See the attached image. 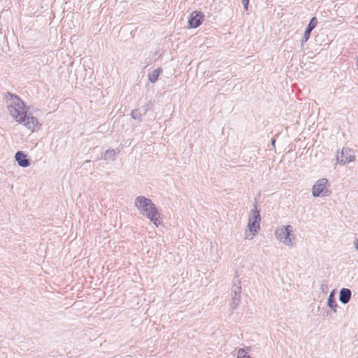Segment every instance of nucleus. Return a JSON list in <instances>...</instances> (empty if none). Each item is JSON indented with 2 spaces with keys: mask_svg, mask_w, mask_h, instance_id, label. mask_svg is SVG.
<instances>
[{
  "mask_svg": "<svg viewBox=\"0 0 358 358\" xmlns=\"http://www.w3.org/2000/svg\"><path fill=\"white\" fill-rule=\"evenodd\" d=\"M250 346L244 348H240L238 350L237 358H252L250 355H248V353L250 351Z\"/></svg>",
  "mask_w": 358,
  "mask_h": 358,
  "instance_id": "obj_15",
  "label": "nucleus"
},
{
  "mask_svg": "<svg viewBox=\"0 0 358 358\" xmlns=\"http://www.w3.org/2000/svg\"><path fill=\"white\" fill-rule=\"evenodd\" d=\"M138 110H140V112L143 113V108H142V107H141V108H138Z\"/></svg>",
  "mask_w": 358,
  "mask_h": 358,
  "instance_id": "obj_22",
  "label": "nucleus"
},
{
  "mask_svg": "<svg viewBox=\"0 0 358 358\" xmlns=\"http://www.w3.org/2000/svg\"><path fill=\"white\" fill-rule=\"evenodd\" d=\"M275 139L273 138L271 140V145L273 148H275Z\"/></svg>",
  "mask_w": 358,
  "mask_h": 358,
  "instance_id": "obj_21",
  "label": "nucleus"
},
{
  "mask_svg": "<svg viewBox=\"0 0 358 358\" xmlns=\"http://www.w3.org/2000/svg\"><path fill=\"white\" fill-rule=\"evenodd\" d=\"M335 290H333L329 295L327 306L334 312H336L337 303L334 298Z\"/></svg>",
  "mask_w": 358,
  "mask_h": 358,
  "instance_id": "obj_13",
  "label": "nucleus"
},
{
  "mask_svg": "<svg viewBox=\"0 0 358 358\" xmlns=\"http://www.w3.org/2000/svg\"><path fill=\"white\" fill-rule=\"evenodd\" d=\"M329 185L327 178H322L317 180L312 187V195L313 197L328 196L331 192L327 188Z\"/></svg>",
  "mask_w": 358,
  "mask_h": 358,
  "instance_id": "obj_5",
  "label": "nucleus"
},
{
  "mask_svg": "<svg viewBox=\"0 0 358 358\" xmlns=\"http://www.w3.org/2000/svg\"><path fill=\"white\" fill-rule=\"evenodd\" d=\"M241 282L240 280L237 279L234 280L230 292V306L232 310H235L238 308L241 300Z\"/></svg>",
  "mask_w": 358,
  "mask_h": 358,
  "instance_id": "obj_3",
  "label": "nucleus"
},
{
  "mask_svg": "<svg viewBox=\"0 0 358 358\" xmlns=\"http://www.w3.org/2000/svg\"><path fill=\"white\" fill-rule=\"evenodd\" d=\"M355 157L352 150L344 148L342 149L341 156H337V160L339 164H346L353 162Z\"/></svg>",
  "mask_w": 358,
  "mask_h": 358,
  "instance_id": "obj_8",
  "label": "nucleus"
},
{
  "mask_svg": "<svg viewBox=\"0 0 358 358\" xmlns=\"http://www.w3.org/2000/svg\"><path fill=\"white\" fill-rule=\"evenodd\" d=\"M162 72V69L157 68V69H155L154 71H152V72L149 73L148 76L149 81L151 83H155L157 80V79Z\"/></svg>",
  "mask_w": 358,
  "mask_h": 358,
  "instance_id": "obj_14",
  "label": "nucleus"
},
{
  "mask_svg": "<svg viewBox=\"0 0 358 358\" xmlns=\"http://www.w3.org/2000/svg\"><path fill=\"white\" fill-rule=\"evenodd\" d=\"M355 247L356 250L358 251V238L355 240Z\"/></svg>",
  "mask_w": 358,
  "mask_h": 358,
  "instance_id": "obj_20",
  "label": "nucleus"
},
{
  "mask_svg": "<svg viewBox=\"0 0 358 358\" xmlns=\"http://www.w3.org/2000/svg\"><path fill=\"white\" fill-rule=\"evenodd\" d=\"M292 231V227L291 225H285L279 227L275 231V238L286 245L293 246V241L291 238Z\"/></svg>",
  "mask_w": 358,
  "mask_h": 358,
  "instance_id": "obj_4",
  "label": "nucleus"
},
{
  "mask_svg": "<svg viewBox=\"0 0 358 358\" xmlns=\"http://www.w3.org/2000/svg\"><path fill=\"white\" fill-rule=\"evenodd\" d=\"M15 158L20 167L27 168L31 164L30 160L27 158V155L22 151H17L15 153Z\"/></svg>",
  "mask_w": 358,
  "mask_h": 358,
  "instance_id": "obj_11",
  "label": "nucleus"
},
{
  "mask_svg": "<svg viewBox=\"0 0 358 358\" xmlns=\"http://www.w3.org/2000/svg\"><path fill=\"white\" fill-rule=\"evenodd\" d=\"M317 20L315 17H313L305 31H304V34H303V38L301 40V43L303 44V43L306 42L309 38H310V33L311 31L316 27L317 26Z\"/></svg>",
  "mask_w": 358,
  "mask_h": 358,
  "instance_id": "obj_10",
  "label": "nucleus"
},
{
  "mask_svg": "<svg viewBox=\"0 0 358 358\" xmlns=\"http://www.w3.org/2000/svg\"><path fill=\"white\" fill-rule=\"evenodd\" d=\"M351 296L352 292L350 289L342 288L339 292V301L343 304H346L350 301Z\"/></svg>",
  "mask_w": 358,
  "mask_h": 358,
  "instance_id": "obj_12",
  "label": "nucleus"
},
{
  "mask_svg": "<svg viewBox=\"0 0 358 358\" xmlns=\"http://www.w3.org/2000/svg\"><path fill=\"white\" fill-rule=\"evenodd\" d=\"M241 2L243 4L245 10H248V4H249V0H241Z\"/></svg>",
  "mask_w": 358,
  "mask_h": 358,
  "instance_id": "obj_18",
  "label": "nucleus"
},
{
  "mask_svg": "<svg viewBox=\"0 0 358 358\" xmlns=\"http://www.w3.org/2000/svg\"><path fill=\"white\" fill-rule=\"evenodd\" d=\"M204 15L201 11H194L189 19L188 23L191 28H197L203 21Z\"/></svg>",
  "mask_w": 358,
  "mask_h": 358,
  "instance_id": "obj_9",
  "label": "nucleus"
},
{
  "mask_svg": "<svg viewBox=\"0 0 358 358\" xmlns=\"http://www.w3.org/2000/svg\"><path fill=\"white\" fill-rule=\"evenodd\" d=\"M261 216L257 204L254 205L248 223V231H245L244 236L245 239L252 240L260 229Z\"/></svg>",
  "mask_w": 358,
  "mask_h": 358,
  "instance_id": "obj_2",
  "label": "nucleus"
},
{
  "mask_svg": "<svg viewBox=\"0 0 358 358\" xmlns=\"http://www.w3.org/2000/svg\"><path fill=\"white\" fill-rule=\"evenodd\" d=\"M116 152L115 150H108L105 152V159L115 161L116 159Z\"/></svg>",
  "mask_w": 358,
  "mask_h": 358,
  "instance_id": "obj_16",
  "label": "nucleus"
},
{
  "mask_svg": "<svg viewBox=\"0 0 358 358\" xmlns=\"http://www.w3.org/2000/svg\"><path fill=\"white\" fill-rule=\"evenodd\" d=\"M142 108H143V113L144 115L146 114V113L150 109L148 103H147L145 106H143Z\"/></svg>",
  "mask_w": 358,
  "mask_h": 358,
  "instance_id": "obj_19",
  "label": "nucleus"
},
{
  "mask_svg": "<svg viewBox=\"0 0 358 358\" xmlns=\"http://www.w3.org/2000/svg\"><path fill=\"white\" fill-rule=\"evenodd\" d=\"M6 108L9 115L17 123L34 131L36 127H41L38 119L27 112L24 101L20 96L8 92L6 94Z\"/></svg>",
  "mask_w": 358,
  "mask_h": 358,
  "instance_id": "obj_1",
  "label": "nucleus"
},
{
  "mask_svg": "<svg viewBox=\"0 0 358 358\" xmlns=\"http://www.w3.org/2000/svg\"><path fill=\"white\" fill-rule=\"evenodd\" d=\"M142 215L150 220L157 227L162 224V218L156 206Z\"/></svg>",
  "mask_w": 358,
  "mask_h": 358,
  "instance_id": "obj_7",
  "label": "nucleus"
},
{
  "mask_svg": "<svg viewBox=\"0 0 358 358\" xmlns=\"http://www.w3.org/2000/svg\"><path fill=\"white\" fill-rule=\"evenodd\" d=\"M135 207L139 210L141 214L146 213L148 210L153 208L155 204L151 199L143 196H138L135 199Z\"/></svg>",
  "mask_w": 358,
  "mask_h": 358,
  "instance_id": "obj_6",
  "label": "nucleus"
},
{
  "mask_svg": "<svg viewBox=\"0 0 358 358\" xmlns=\"http://www.w3.org/2000/svg\"><path fill=\"white\" fill-rule=\"evenodd\" d=\"M131 115L133 119L141 122L142 120V116L144 115V114L140 112V110L136 109L131 111Z\"/></svg>",
  "mask_w": 358,
  "mask_h": 358,
  "instance_id": "obj_17",
  "label": "nucleus"
}]
</instances>
